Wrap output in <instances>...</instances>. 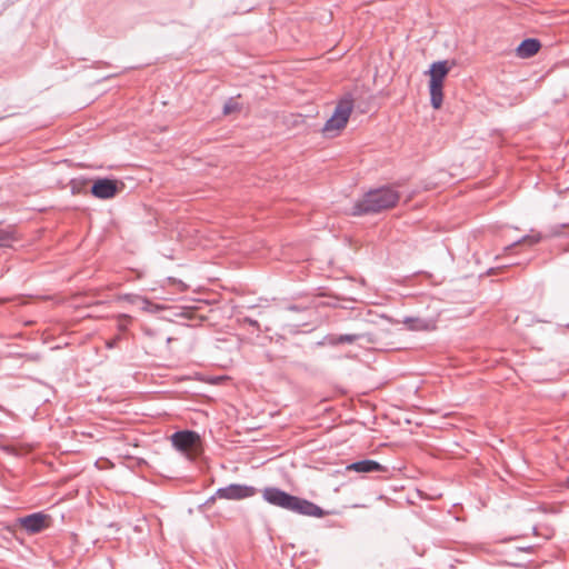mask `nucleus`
Here are the masks:
<instances>
[{
  "mask_svg": "<svg viewBox=\"0 0 569 569\" xmlns=\"http://www.w3.org/2000/svg\"><path fill=\"white\" fill-rule=\"evenodd\" d=\"M119 300H124L131 305H139L142 310L149 311L153 303L147 298L136 293H124L119 296Z\"/></svg>",
  "mask_w": 569,
  "mask_h": 569,
  "instance_id": "12",
  "label": "nucleus"
},
{
  "mask_svg": "<svg viewBox=\"0 0 569 569\" xmlns=\"http://www.w3.org/2000/svg\"><path fill=\"white\" fill-rule=\"evenodd\" d=\"M258 490L248 485L231 483L227 487L219 488L216 491V496L220 499L227 500H241L253 497Z\"/></svg>",
  "mask_w": 569,
  "mask_h": 569,
  "instance_id": "6",
  "label": "nucleus"
},
{
  "mask_svg": "<svg viewBox=\"0 0 569 569\" xmlns=\"http://www.w3.org/2000/svg\"><path fill=\"white\" fill-rule=\"evenodd\" d=\"M170 439L172 446L190 460H196L203 451L201 438L193 430L176 431Z\"/></svg>",
  "mask_w": 569,
  "mask_h": 569,
  "instance_id": "3",
  "label": "nucleus"
},
{
  "mask_svg": "<svg viewBox=\"0 0 569 569\" xmlns=\"http://www.w3.org/2000/svg\"><path fill=\"white\" fill-rule=\"evenodd\" d=\"M353 102L350 93L345 94L338 101L332 116L326 121L323 132L328 133L345 128L353 109Z\"/></svg>",
  "mask_w": 569,
  "mask_h": 569,
  "instance_id": "4",
  "label": "nucleus"
},
{
  "mask_svg": "<svg viewBox=\"0 0 569 569\" xmlns=\"http://www.w3.org/2000/svg\"><path fill=\"white\" fill-rule=\"evenodd\" d=\"M565 485L567 488H569V476L567 477L566 481H565Z\"/></svg>",
  "mask_w": 569,
  "mask_h": 569,
  "instance_id": "23",
  "label": "nucleus"
},
{
  "mask_svg": "<svg viewBox=\"0 0 569 569\" xmlns=\"http://www.w3.org/2000/svg\"><path fill=\"white\" fill-rule=\"evenodd\" d=\"M167 281H168L169 286L176 287L180 292H184L189 288V286L186 284L182 280H179V279L173 278V277H168Z\"/></svg>",
  "mask_w": 569,
  "mask_h": 569,
  "instance_id": "18",
  "label": "nucleus"
},
{
  "mask_svg": "<svg viewBox=\"0 0 569 569\" xmlns=\"http://www.w3.org/2000/svg\"><path fill=\"white\" fill-rule=\"evenodd\" d=\"M540 240V236L539 234H526L523 236L522 238L509 243V244H506L502 249H506V250H509V249H513V247L518 246V244H529V246H533L536 244L538 241Z\"/></svg>",
  "mask_w": 569,
  "mask_h": 569,
  "instance_id": "15",
  "label": "nucleus"
},
{
  "mask_svg": "<svg viewBox=\"0 0 569 569\" xmlns=\"http://www.w3.org/2000/svg\"><path fill=\"white\" fill-rule=\"evenodd\" d=\"M114 343H116L114 341L107 342V347H108V348H113V347H114Z\"/></svg>",
  "mask_w": 569,
  "mask_h": 569,
  "instance_id": "21",
  "label": "nucleus"
},
{
  "mask_svg": "<svg viewBox=\"0 0 569 569\" xmlns=\"http://www.w3.org/2000/svg\"><path fill=\"white\" fill-rule=\"evenodd\" d=\"M72 191L73 192L76 191V182H73V184H72Z\"/></svg>",
  "mask_w": 569,
  "mask_h": 569,
  "instance_id": "26",
  "label": "nucleus"
},
{
  "mask_svg": "<svg viewBox=\"0 0 569 569\" xmlns=\"http://www.w3.org/2000/svg\"><path fill=\"white\" fill-rule=\"evenodd\" d=\"M216 497H217L216 495H214V496H212V497H210V498L207 500L206 505L212 503V502L214 501Z\"/></svg>",
  "mask_w": 569,
  "mask_h": 569,
  "instance_id": "20",
  "label": "nucleus"
},
{
  "mask_svg": "<svg viewBox=\"0 0 569 569\" xmlns=\"http://www.w3.org/2000/svg\"><path fill=\"white\" fill-rule=\"evenodd\" d=\"M453 64V61L450 63L448 60H441L431 63L430 69L428 71L430 76L429 83L443 86L445 78L447 77Z\"/></svg>",
  "mask_w": 569,
  "mask_h": 569,
  "instance_id": "9",
  "label": "nucleus"
},
{
  "mask_svg": "<svg viewBox=\"0 0 569 569\" xmlns=\"http://www.w3.org/2000/svg\"><path fill=\"white\" fill-rule=\"evenodd\" d=\"M20 357H22L27 361H31V362H38L41 358L40 355H38V353H24V355H20Z\"/></svg>",
  "mask_w": 569,
  "mask_h": 569,
  "instance_id": "19",
  "label": "nucleus"
},
{
  "mask_svg": "<svg viewBox=\"0 0 569 569\" xmlns=\"http://www.w3.org/2000/svg\"><path fill=\"white\" fill-rule=\"evenodd\" d=\"M2 13V11H0V14Z\"/></svg>",
  "mask_w": 569,
  "mask_h": 569,
  "instance_id": "27",
  "label": "nucleus"
},
{
  "mask_svg": "<svg viewBox=\"0 0 569 569\" xmlns=\"http://www.w3.org/2000/svg\"><path fill=\"white\" fill-rule=\"evenodd\" d=\"M368 335L365 333H346L339 335L337 337H332L330 342L331 345H343V343H353L359 339L367 338Z\"/></svg>",
  "mask_w": 569,
  "mask_h": 569,
  "instance_id": "14",
  "label": "nucleus"
},
{
  "mask_svg": "<svg viewBox=\"0 0 569 569\" xmlns=\"http://www.w3.org/2000/svg\"><path fill=\"white\" fill-rule=\"evenodd\" d=\"M143 276H144V272H142V271H138V272H137V277H138V278H142Z\"/></svg>",
  "mask_w": 569,
  "mask_h": 569,
  "instance_id": "22",
  "label": "nucleus"
},
{
  "mask_svg": "<svg viewBox=\"0 0 569 569\" xmlns=\"http://www.w3.org/2000/svg\"><path fill=\"white\" fill-rule=\"evenodd\" d=\"M346 471H355L359 473L386 472L387 467L376 460L363 459L347 465Z\"/></svg>",
  "mask_w": 569,
  "mask_h": 569,
  "instance_id": "8",
  "label": "nucleus"
},
{
  "mask_svg": "<svg viewBox=\"0 0 569 569\" xmlns=\"http://www.w3.org/2000/svg\"><path fill=\"white\" fill-rule=\"evenodd\" d=\"M402 323L412 331H432L437 328L436 320L421 317H405Z\"/></svg>",
  "mask_w": 569,
  "mask_h": 569,
  "instance_id": "10",
  "label": "nucleus"
},
{
  "mask_svg": "<svg viewBox=\"0 0 569 569\" xmlns=\"http://www.w3.org/2000/svg\"><path fill=\"white\" fill-rule=\"evenodd\" d=\"M51 521V517L43 512H33L18 519L20 528L28 535H36L48 529Z\"/></svg>",
  "mask_w": 569,
  "mask_h": 569,
  "instance_id": "5",
  "label": "nucleus"
},
{
  "mask_svg": "<svg viewBox=\"0 0 569 569\" xmlns=\"http://www.w3.org/2000/svg\"><path fill=\"white\" fill-rule=\"evenodd\" d=\"M13 240L12 231L8 229H0V248L6 249L11 247V241Z\"/></svg>",
  "mask_w": 569,
  "mask_h": 569,
  "instance_id": "16",
  "label": "nucleus"
},
{
  "mask_svg": "<svg viewBox=\"0 0 569 569\" xmlns=\"http://www.w3.org/2000/svg\"><path fill=\"white\" fill-rule=\"evenodd\" d=\"M443 86L429 83V92H430V103L432 108L439 109L442 104L443 99Z\"/></svg>",
  "mask_w": 569,
  "mask_h": 569,
  "instance_id": "13",
  "label": "nucleus"
},
{
  "mask_svg": "<svg viewBox=\"0 0 569 569\" xmlns=\"http://www.w3.org/2000/svg\"><path fill=\"white\" fill-rule=\"evenodd\" d=\"M399 193L391 187L369 190L361 200L352 207L353 216L379 212L392 208L399 201Z\"/></svg>",
  "mask_w": 569,
  "mask_h": 569,
  "instance_id": "2",
  "label": "nucleus"
},
{
  "mask_svg": "<svg viewBox=\"0 0 569 569\" xmlns=\"http://www.w3.org/2000/svg\"><path fill=\"white\" fill-rule=\"evenodd\" d=\"M541 47V43L538 39L527 38L520 42L517 47V56L520 58H530L535 56Z\"/></svg>",
  "mask_w": 569,
  "mask_h": 569,
  "instance_id": "11",
  "label": "nucleus"
},
{
  "mask_svg": "<svg viewBox=\"0 0 569 569\" xmlns=\"http://www.w3.org/2000/svg\"><path fill=\"white\" fill-rule=\"evenodd\" d=\"M120 191L117 180L99 178L91 186V193L98 199H111Z\"/></svg>",
  "mask_w": 569,
  "mask_h": 569,
  "instance_id": "7",
  "label": "nucleus"
},
{
  "mask_svg": "<svg viewBox=\"0 0 569 569\" xmlns=\"http://www.w3.org/2000/svg\"><path fill=\"white\" fill-rule=\"evenodd\" d=\"M121 317H122V318H124V319H127V320H129V319H130V317H129L128 315H122Z\"/></svg>",
  "mask_w": 569,
  "mask_h": 569,
  "instance_id": "24",
  "label": "nucleus"
},
{
  "mask_svg": "<svg viewBox=\"0 0 569 569\" xmlns=\"http://www.w3.org/2000/svg\"><path fill=\"white\" fill-rule=\"evenodd\" d=\"M262 498L272 506L302 516L321 518L330 513L312 501L290 495L277 487H266L262 490Z\"/></svg>",
  "mask_w": 569,
  "mask_h": 569,
  "instance_id": "1",
  "label": "nucleus"
},
{
  "mask_svg": "<svg viewBox=\"0 0 569 569\" xmlns=\"http://www.w3.org/2000/svg\"><path fill=\"white\" fill-rule=\"evenodd\" d=\"M241 109L239 102L236 98L231 97L229 98L226 103L223 104V114H230L232 112L239 111Z\"/></svg>",
  "mask_w": 569,
  "mask_h": 569,
  "instance_id": "17",
  "label": "nucleus"
},
{
  "mask_svg": "<svg viewBox=\"0 0 569 569\" xmlns=\"http://www.w3.org/2000/svg\"><path fill=\"white\" fill-rule=\"evenodd\" d=\"M250 323H251V326H254V325H257V321L256 320H251Z\"/></svg>",
  "mask_w": 569,
  "mask_h": 569,
  "instance_id": "25",
  "label": "nucleus"
}]
</instances>
